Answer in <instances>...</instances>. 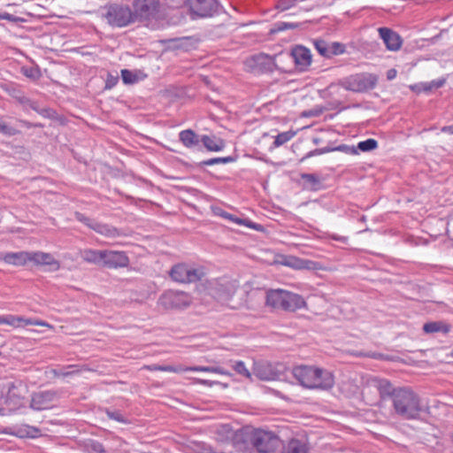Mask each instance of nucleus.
<instances>
[{
	"label": "nucleus",
	"mask_w": 453,
	"mask_h": 453,
	"mask_svg": "<svg viewBox=\"0 0 453 453\" xmlns=\"http://www.w3.org/2000/svg\"><path fill=\"white\" fill-rule=\"evenodd\" d=\"M171 279L179 283H193L196 282L203 277L204 273L202 269L192 267L187 264L180 263L174 265L170 272Z\"/></svg>",
	"instance_id": "nucleus-7"
},
{
	"label": "nucleus",
	"mask_w": 453,
	"mask_h": 453,
	"mask_svg": "<svg viewBox=\"0 0 453 453\" xmlns=\"http://www.w3.org/2000/svg\"><path fill=\"white\" fill-rule=\"evenodd\" d=\"M187 372H214L219 374H228L222 367L220 366H201V365H196V366H186Z\"/></svg>",
	"instance_id": "nucleus-34"
},
{
	"label": "nucleus",
	"mask_w": 453,
	"mask_h": 453,
	"mask_svg": "<svg viewBox=\"0 0 453 453\" xmlns=\"http://www.w3.org/2000/svg\"><path fill=\"white\" fill-rule=\"evenodd\" d=\"M106 415L109 418L114 419L119 423L126 424L127 422V418L119 411L106 410Z\"/></svg>",
	"instance_id": "nucleus-48"
},
{
	"label": "nucleus",
	"mask_w": 453,
	"mask_h": 453,
	"mask_svg": "<svg viewBox=\"0 0 453 453\" xmlns=\"http://www.w3.org/2000/svg\"><path fill=\"white\" fill-rule=\"evenodd\" d=\"M298 27H299V24H297V23L279 21L274 24V27L272 29V33L285 31L287 29H294Z\"/></svg>",
	"instance_id": "nucleus-41"
},
{
	"label": "nucleus",
	"mask_w": 453,
	"mask_h": 453,
	"mask_svg": "<svg viewBox=\"0 0 453 453\" xmlns=\"http://www.w3.org/2000/svg\"><path fill=\"white\" fill-rule=\"evenodd\" d=\"M330 57L338 56L345 52V45L341 42L329 43Z\"/></svg>",
	"instance_id": "nucleus-42"
},
{
	"label": "nucleus",
	"mask_w": 453,
	"mask_h": 453,
	"mask_svg": "<svg viewBox=\"0 0 453 453\" xmlns=\"http://www.w3.org/2000/svg\"><path fill=\"white\" fill-rule=\"evenodd\" d=\"M197 382L201 385L210 386V387H211L213 384L216 383L215 381H211V380H202V379H198Z\"/></svg>",
	"instance_id": "nucleus-60"
},
{
	"label": "nucleus",
	"mask_w": 453,
	"mask_h": 453,
	"mask_svg": "<svg viewBox=\"0 0 453 453\" xmlns=\"http://www.w3.org/2000/svg\"><path fill=\"white\" fill-rule=\"evenodd\" d=\"M377 81L376 75L363 73L345 78L341 81V86L346 90L362 93L374 88Z\"/></svg>",
	"instance_id": "nucleus-4"
},
{
	"label": "nucleus",
	"mask_w": 453,
	"mask_h": 453,
	"mask_svg": "<svg viewBox=\"0 0 453 453\" xmlns=\"http://www.w3.org/2000/svg\"><path fill=\"white\" fill-rule=\"evenodd\" d=\"M426 408L419 395L410 387H399L392 401V415L402 420H418Z\"/></svg>",
	"instance_id": "nucleus-1"
},
{
	"label": "nucleus",
	"mask_w": 453,
	"mask_h": 453,
	"mask_svg": "<svg viewBox=\"0 0 453 453\" xmlns=\"http://www.w3.org/2000/svg\"><path fill=\"white\" fill-rule=\"evenodd\" d=\"M282 453H307L306 445L299 440H291L287 446H281Z\"/></svg>",
	"instance_id": "nucleus-30"
},
{
	"label": "nucleus",
	"mask_w": 453,
	"mask_h": 453,
	"mask_svg": "<svg viewBox=\"0 0 453 453\" xmlns=\"http://www.w3.org/2000/svg\"><path fill=\"white\" fill-rule=\"evenodd\" d=\"M119 82V75L117 73H108L105 80V89H111Z\"/></svg>",
	"instance_id": "nucleus-46"
},
{
	"label": "nucleus",
	"mask_w": 453,
	"mask_h": 453,
	"mask_svg": "<svg viewBox=\"0 0 453 453\" xmlns=\"http://www.w3.org/2000/svg\"><path fill=\"white\" fill-rule=\"evenodd\" d=\"M373 382L381 398L389 397L391 401H393L397 388H394L393 385L385 379H375Z\"/></svg>",
	"instance_id": "nucleus-21"
},
{
	"label": "nucleus",
	"mask_w": 453,
	"mask_h": 453,
	"mask_svg": "<svg viewBox=\"0 0 453 453\" xmlns=\"http://www.w3.org/2000/svg\"><path fill=\"white\" fill-rule=\"evenodd\" d=\"M75 219L83 223L85 226H87L88 227H89L90 229H94V225L96 224V220L94 219H91L89 217H87L85 216L83 213L81 212H75Z\"/></svg>",
	"instance_id": "nucleus-43"
},
{
	"label": "nucleus",
	"mask_w": 453,
	"mask_h": 453,
	"mask_svg": "<svg viewBox=\"0 0 453 453\" xmlns=\"http://www.w3.org/2000/svg\"><path fill=\"white\" fill-rule=\"evenodd\" d=\"M180 141L185 147L191 148L199 144L198 135L191 129H186L179 134Z\"/></svg>",
	"instance_id": "nucleus-27"
},
{
	"label": "nucleus",
	"mask_w": 453,
	"mask_h": 453,
	"mask_svg": "<svg viewBox=\"0 0 453 453\" xmlns=\"http://www.w3.org/2000/svg\"><path fill=\"white\" fill-rule=\"evenodd\" d=\"M378 31L388 50L396 51L401 48L403 40L398 33L388 27H380Z\"/></svg>",
	"instance_id": "nucleus-15"
},
{
	"label": "nucleus",
	"mask_w": 453,
	"mask_h": 453,
	"mask_svg": "<svg viewBox=\"0 0 453 453\" xmlns=\"http://www.w3.org/2000/svg\"><path fill=\"white\" fill-rule=\"evenodd\" d=\"M332 238L335 241H339V242H342L343 243H346L347 241H348V238L345 237V236H340V235H333Z\"/></svg>",
	"instance_id": "nucleus-61"
},
{
	"label": "nucleus",
	"mask_w": 453,
	"mask_h": 453,
	"mask_svg": "<svg viewBox=\"0 0 453 453\" xmlns=\"http://www.w3.org/2000/svg\"><path fill=\"white\" fill-rule=\"evenodd\" d=\"M104 250L86 249L81 251V258L90 264L103 266Z\"/></svg>",
	"instance_id": "nucleus-23"
},
{
	"label": "nucleus",
	"mask_w": 453,
	"mask_h": 453,
	"mask_svg": "<svg viewBox=\"0 0 453 453\" xmlns=\"http://www.w3.org/2000/svg\"><path fill=\"white\" fill-rule=\"evenodd\" d=\"M312 44L319 55L326 58H331L329 43L327 42L322 39H314Z\"/></svg>",
	"instance_id": "nucleus-33"
},
{
	"label": "nucleus",
	"mask_w": 453,
	"mask_h": 453,
	"mask_svg": "<svg viewBox=\"0 0 453 453\" xmlns=\"http://www.w3.org/2000/svg\"><path fill=\"white\" fill-rule=\"evenodd\" d=\"M320 111H309L307 112H304L303 113V116H306V117H311V116H318L319 114Z\"/></svg>",
	"instance_id": "nucleus-64"
},
{
	"label": "nucleus",
	"mask_w": 453,
	"mask_h": 453,
	"mask_svg": "<svg viewBox=\"0 0 453 453\" xmlns=\"http://www.w3.org/2000/svg\"><path fill=\"white\" fill-rule=\"evenodd\" d=\"M285 367L282 365H273L268 362L254 364L253 374L261 380H280Z\"/></svg>",
	"instance_id": "nucleus-12"
},
{
	"label": "nucleus",
	"mask_w": 453,
	"mask_h": 453,
	"mask_svg": "<svg viewBox=\"0 0 453 453\" xmlns=\"http://www.w3.org/2000/svg\"><path fill=\"white\" fill-rule=\"evenodd\" d=\"M450 329L451 326L442 320L430 321L423 326V331L426 334L441 333L447 334L449 333Z\"/></svg>",
	"instance_id": "nucleus-25"
},
{
	"label": "nucleus",
	"mask_w": 453,
	"mask_h": 453,
	"mask_svg": "<svg viewBox=\"0 0 453 453\" xmlns=\"http://www.w3.org/2000/svg\"><path fill=\"white\" fill-rule=\"evenodd\" d=\"M18 101L23 106V108L25 110H27L28 108L30 109L31 104H33V103L35 102V101L31 100L30 98L24 96L18 97Z\"/></svg>",
	"instance_id": "nucleus-55"
},
{
	"label": "nucleus",
	"mask_w": 453,
	"mask_h": 453,
	"mask_svg": "<svg viewBox=\"0 0 453 453\" xmlns=\"http://www.w3.org/2000/svg\"><path fill=\"white\" fill-rule=\"evenodd\" d=\"M296 134V132L292 130L280 133L278 135L275 136L273 146L280 147L285 144L286 142L290 141Z\"/></svg>",
	"instance_id": "nucleus-36"
},
{
	"label": "nucleus",
	"mask_w": 453,
	"mask_h": 453,
	"mask_svg": "<svg viewBox=\"0 0 453 453\" xmlns=\"http://www.w3.org/2000/svg\"><path fill=\"white\" fill-rule=\"evenodd\" d=\"M281 446L282 441L273 433L256 429L254 450L257 453H276Z\"/></svg>",
	"instance_id": "nucleus-5"
},
{
	"label": "nucleus",
	"mask_w": 453,
	"mask_h": 453,
	"mask_svg": "<svg viewBox=\"0 0 453 453\" xmlns=\"http://www.w3.org/2000/svg\"><path fill=\"white\" fill-rule=\"evenodd\" d=\"M39 114L47 119H53L55 116V111L50 108H42Z\"/></svg>",
	"instance_id": "nucleus-56"
},
{
	"label": "nucleus",
	"mask_w": 453,
	"mask_h": 453,
	"mask_svg": "<svg viewBox=\"0 0 453 453\" xmlns=\"http://www.w3.org/2000/svg\"><path fill=\"white\" fill-rule=\"evenodd\" d=\"M237 289L235 282L231 280L215 281L210 288V295L220 303H227Z\"/></svg>",
	"instance_id": "nucleus-13"
},
{
	"label": "nucleus",
	"mask_w": 453,
	"mask_h": 453,
	"mask_svg": "<svg viewBox=\"0 0 453 453\" xmlns=\"http://www.w3.org/2000/svg\"><path fill=\"white\" fill-rule=\"evenodd\" d=\"M19 123L21 124L22 127H25L27 128H31V127H42L43 125L41 124V123H31L27 120H19Z\"/></svg>",
	"instance_id": "nucleus-58"
},
{
	"label": "nucleus",
	"mask_w": 453,
	"mask_h": 453,
	"mask_svg": "<svg viewBox=\"0 0 453 453\" xmlns=\"http://www.w3.org/2000/svg\"><path fill=\"white\" fill-rule=\"evenodd\" d=\"M256 429L253 426H246L235 431L232 438L234 448L242 452L254 450Z\"/></svg>",
	"instance_id": "nucleus-10"
},
{
	"label": "nucleus",
	"mask_w": 453,
	"mask_h": 453,
	"mask_svg": "<svg viewBox=\"0 0 453 453\" xmlns=\"http://www.w3.org/2000/svg\"><path fill=\"white\" fill-rule=\"evenodd\" d=\"M285 57L295 63L296 69L299 72L307 71L312 61L311 50L303 45L294 46Z\"/></svg>",
	"instance_id": "nucleus-11"
},
{
	"label": "nucleus",
	"mask_w": 453,
	"mask_h": 453,
	"mask_svg": "<svg viewBox=\"0 0 453 453\" xmlns=\"http://www.w3.org/2000/svg\"><path fill=\"white\" fill-rule=\"evenodd\" d=\"M301 179L304 181L305 188L311 190L319 189L321 185L319 176L313 173H302Z\"/></svg>",
	"instance_id": "nucleus-32"
},
{
	"label": "nucleus",
	"mask_w": 453,
	"mask_h": 453,
	"mask_svg": "<svg viewBox=\"0 0 453 453\" xmlns=\"http://www.w3.org/2000/svg\"><path fill=\"white\" fill-rule=\"evenodd\" d=\"M396 75V71L395 69H390L388 73H387V77L388 80H392L395 77Z\"/></svg>",
	"instance_id": "nucleus-62"
},
{
	"label": "nucleus",
	"mask_w": 453,
	"mask_h": 453,
	"mask_svg": "<svg viewBox=\"0 0 453 453\" xmlns=\"http://www.w3.org/2000/svg\"><path fill=\"white\" fill-rule=\"evenodd\" d=\"M133 13L136 20H151L157 19L159 10V0H134L132 3Z\"/></svg>",
	"instance_id": "nucleus-8"
},
{
	"label": "nucleus",
	"mask_w": 453,
	"mask_h": 453,
	"mask_svg": "<svg viewBox=\"0 0 453 453\" xmlns=\"http://www.w3.org/2000/svg\"><path fill=\"white\" fill-rule=\"evenodd\" d=\"M4 261L10 265L22 266L25 265L27 262H31V252H9L4 255Z\"/></svg>",
	"instance_id": "nucleus-20"
},
{
	"label": "nucleus",
	"mask_w": 453,
	"mask_h": 453,
	"mask_svg": "<svg viewBox=\"0 0 453 453\" xmlns=\"http://www.w3.org/2000/svg\"><path fill=\"white\" fill-rule=\"evenodd\" d=\"M81 447L85 453H105L103 444L93 439L84 440Z\"/></svg>",
	"instance_id": "nucleus-29"
},
{
	"label": "nucleus",
	"mask_w": 453,
	"mask_h": 453,
	"mask_svg": "<svg viewBox=\"0 0 453 453\" xmlns=\"http://www.w3.org/2000/svg\"><path fill=\"white\" fill-rule=\"evenodd\" d=\"M339 89V84L332 83L325 89V93L331 96L337 93Z\"/></svg>",
	"instance_id": "nucleus-57"
},
{
	"label": "nucleus",
	"mask_w": 453,
	"mask_h": 453,
	"mask_svg": "<svg viewBox=\"0 0 453 453\" xmlns=\"http://www.w3.org/2000/svg\"><path fill=\"white\" fill-rule=\"evenodd\" d=\"M204 147L210 151H220L223 150L224 142L215 136L203 135L201 139Z\"/></svg>",
	"instance_id": "nucleus-28"
},
{
	"label": "nucleus",
	"mask_w": 453,
	"mask_h": 453,
	"mask_svg": "<svg viewBox=\"0 0 453 453\" xmlns=\"http://www.w3.org/2000/svg\"><path fill=\"white\" fill-rule=\"evenodd\" d=\"M291 373L300 385L311 389L327 390L334 384L332 372L321 368L299 365L294 367Z\"/></svg>",
	"instance_id": "nucleus-2"
},
{
	"label": "nucleus",
	"mask_w": 453,
	"mask_h": 453,
	"mask_svg": "<svg viewBox=\"0 0 453 453\" xmlns=\"http://www.w3.org/2000/svg\"><path fill=\"white\" fill-rule=\"evenodd\" d=\"M76 368H77V365H71L65 368L66 371H65L64 369H54L53 373L57 377L73 376V375L78 374L81 371V370H79Z\"/></svg>",
	"instance_id": "nucleus-38"
},
{
	"label": "nucleus",
	"mask_w": 453,
	"mask_h": 453,
	"mask_svg": "<svg viewBox=\"0 0 453 453\" xmlns=\"http://www.w3.org/2000/svg\"><path fill=\"white\" fill-rule=\"evenodd\" d=\"M104 17L112 27H124L135 22L133 10L128 5L122 4L108 5Z\"/></svg>",
	"instance_id": "nucleus-3"
},
{
	"label": "nucleus",
	"mask_w": 453,
	"mask_h": 453,
	"mask_svg": "<svg viewBox=\"0 0 453 453\" xmlns=\"http://www.w3.org/2000/svg\"><path fill=\"white\" fill-rule=\"evenodd\" d=\"M281 264L298 270H311L315 268V263L313 261L308 259H302L294 256H288L284 257V260L281 262Z\"/></svg>",
	"instance_id": "nucleus-22"
},
{
	"label": "nucleus",
	"mask_w": 453,
	"mask_h": 453,
	"mask_svg": "<svg viewBox=\"0 0 453 453\" xmlns=\"http://www.w3.org/2000/svg\"><path fill=\"white\" fill-rule=\"evenodd\" d=\"M140 73L137 71H131L128 69H122L121 70V78L125 84H134L139 80Z\"/></svg>",
	"instance_id": "nucleus-35"
},
{
	"label": "nucleus",
	"mask_w": 453,
	"mask_h": 453,
	"mask_svg": "<svg viewBox=\"0 0 453 453\" xmlns=\"http://www.w3.org/2000/svg\"><path fill=\"white\" fill-rule=\"evenodd\" d=\"M21 319L23 320H21V322H20V325H21L20 326H27V325H35V326H42L50 327V326L43 320L26 319L24 317H21Z\"/></svg>",
	"instance_id": "nucleus-49"
},
{
	"label": "nucleus",
	"mask_w": 453,
	"mask_h": 453,
	"mask_svg": "<svg viewBox=\"0 0 453 453\" xmlns=\"http://www.w3.org/2000/svg\"><path fill=\"white\" fill-rule=\"evenodd\" d=\"M0 133L12 136V135L19 134V131L12 127L6 125L5 123L0 121Z\"/></svg>",
	"instance_id": "nucleus-53"
},
{
	"label": "nucleus",
	"mask_w": 453,
	"mask_h": 453,
	"mask_svg": "<svg viewBox=\"0 0 453 453\" xmlns=\"http://www.w3.org/2000/svg\"><path fill=\"white\" fill-rule=\"evenodd\" d=\"M56 396V392L50 390L36 393L32 397L31 407L38 411L48 409Z\"/></svg>",
	"instance_id": "nucleus-16"
},
{
	"label": "nucleus",
	"mask_w": 453,
	"mask_h": 453,
	"mask_svg": "<svg viewBox=\"0 0 453 453\" xmlns=\"http://www.w3.org/2000/svg\"><path fill=\"white\" fill-rule=\"evenodd\" d=\"M192 303L191 296L183 291L167 290L158 298L157 304L165 310L184 309Z\"/></svg>",
	"instance_id": "nucleus-6"
},
{
	"label": "nucleus",
	"mask_w": 453,
	"mask_h": 453,
	"mask_svg": "<svg viewBox=\"0 0 453 453\" xmlns=\"http://www.w3.org/2000/svg\"><path fill=\"white\" fill-rule=\"evenodd\" d=\"M305 301L302 296L286 290L283 311H295L305 306Z\"/></svg>",
	"instance_id": "nucleus-18"
},
{
	"label": "nucleus",
	"mask_w": 453,
	"mask_h": 453,
	"mask_svg": "<svg viewBox=\"0 0 453 453\" xmlns=\"http://www.w3.org/2000/svg\"><path fill=\"white\" fill-rule=\"evenodd\" d=\"M277 56H269L267 54L261 53L255 57V61L257 65L263 66V68L268 72H273L274 69H281L278 66L275 62Z\"/></svg>",
	"instance_id": "nucleus-26"
},
{
	"label": "nucleus",
	"mask_w": 453,
	"mask_h": 453,
	"mask_svg": "<svg viewBox=\"0 0 453 453\" xmlns=\"http://www.w3.org/2000/svg\"><path fill=\"white\" fill-rule=\"evenodd\" d=\"M444 82H445L444 80H437V81H432L431 82H428V83H422L421 84L422 90L423 91H431L433 89H437V88L442 87Z\"/></svg>",
	"instance_id": "nucleus-47"
},
{
	"label": "nucleus",
	"mask_w": 453,
	"mask_h": 453,
	"mask_svg": "<svg viewBox=\"0 0 453 453\" xmlns=\"http://www.w3.org/2000/svg\"><path fill=\"white\" fill-rule=\"evenodd\" d=\"M233 368L237 373H239L246 378L251 377V373L246 368L245 364L242 361L234 362V364L233 365Z\"/></svg>",
	"instance_id": "nucleus-44"
},
{
	"label": "nucleus",
	"mask_w": 453,
	"mask_h": 453,
	"mask_svg": "<svg viewBox=\"0 0 453 453\" xmlns=\"http://www.w3.org/2000/svg\"><path fill=\"white\" fill-rule=\"evenodd\" d=\"M144 368L146 370L154 372V371H160V372H187L186 366L184 365H145Z\"/></svg>",
	"instance_id": "nucleus-31"
},
{
	"label": "nucleus",
	"mask_w": 453,
	"mask_h": 453,
	"mask_svg": "<svg viewBox=\"0 0 453 453\" xmlns=\"http://www.w3.org/2000/svg\"><path fill=\"white\" fill-rule=\"evenodd\" d=\"M30 109L34 110L37 113H39L40 111L42 110V108L39 107L38 103L35 101L33 103V104H31Z\"/></svg>",
	"instance_id": "nucleus-63"
},
{
	"label": "nucleus",
	"mask_w": 453,
	"mask_h": 453,
	"mask_svg": "<svg viewBox=\"0 0 453 453\" xmlns=\"http://www.w3.org/2000/svg\"><path fill=\"white\" fill-rule=\"evenodd\" d=\"M93 230L107 238H116L122 235L121 230L117 227L98 221L94 225Z\"/></svg>",
	"instance_id": "nucleus-24"
},
{
	"label": "nucleus",
	"mask_w": 453,
	"mask_h": 453,
	"mask_svg": "<svg viewBox=\"0 0 453 453\" xmlns=\"http://www.w3.org/2000/svg\"><path fill=\"white\" fill-rule=\"evenodd\" d=\"M187 4L193 19L211 18L219 12L217 0H187Z\"/></svg>",
	"instance_id": "nucleus-9"
},
{
	"label": "nucleus",
	"mask_w": 453,
	"mask_h": 453,
	"mask_svg": "<svg viewBox=\"0 0 453 453\" xmlns=\"http://www.w3.org/2000/svg\"><path fill=\"white\" fill-rule=\"evenodd\" d=\"M0 19H5V20H8V21L13 22V23H17L19 21L23 20V19L14 16L12 14H10L8 12H0Z\"/></svg>",
	"instance_id": "nucleus-54"
},
{
	"label": "nucleus",
	"mask_w": 453,
	"mask_h": 453,
	"mask_svg": "<svg viewBox=\"0 0 453 453\" xmlns=\"http://www.w3.org/2000/svg\"><path fill=\"white\" fill-rule=\"evenodd\" d=\"M234 158L233 157H213L207 160H203L199 163L200 165H213L217 164H227L234 162Z\"/></svg>",
	"instance_id": "nucleus-40"
},
{
	"label": "nucleus",
	"mask_w": 453,
	"mask_h": 453,
	"mask_svg": "<svg viewBox=\"0 0 453 453\" xmlns=\"http://www.w3.org/2000/svg\"><path fill=\"white\" fill-rule=\"evenodd\" d=\"M219 215L225 219H229L232 222L238 224V225H246L244 219H239V218L235 217L234 215L230 214L226 211H222ZM247 226H251L250 224H247Z\"/></svg>",
	"instance_id": "nucleus-52"
},
{
	"label": "nucleus",
	"mask_w": 453,
	"mask_h": 453,
	"mask_svg": "<svg viewBox=\"0 0 453 453\" xmlns=\"http://www.w3.org/2000/svg\"><path fill=\"white\" fill-rule=\"evenodd\" d=\"M286 290L283 289H271L266 292L265 303L267 306L274 309L282 310L284 304V298Z\"/></svg>",
	"instance_id": "nucleus-19"
},
{
	"label": "nucleus",
	"mask_w": 453,
	"mask_h": 453,
	"mask_svg": "<svg viewBox=\"0 0 453 453\" xmlns=\"http://www.w3.org/2000/svg\"><path fill=\"white\" fill-rule=\"evenodd\" d=\"M23 320L21 316H15L12 314L0 315V324H6L13 327H19L20 322Z\"/></svg>",
	"instance_id": "nucleus-37"
},
{
	"label": "nucleus",
	"mask_w": 453,
	"mask_h": 453,
	"mask_svg": "<svg viewBox=\"0 0 453 453\" xmlns=\"http://www.w3.org/2000/svg\"><path fill=\"white\" fill-rule=\"evenodd\" d=\"M335 151H342L349 155H357L358 153L357 149L355 146H349L346 144H341L334 147Z\"/></svg>",
	"instance_id": "nucleus-50"
},
{
	"label": "nucleus",
	"mask_w": 453,
	"mask_h": 453,
	"mask_svg": "<svg viewBox=\"0 0 453 453\" xmlns=\"http://www.w3.org/2000/svg\"><path fill=\"white\" fill-rule=\"evenodd\" d=\"M31 262L36 265H49L51 267V271H58L60 268L59 261L55 259L50 253L31 252Z\"/></svg>",
	"instance_id": "nucleus-17"
},
{
	"label": "nucleus",
	"mask_w": 453,
	"mask_h": 453,
	"mask_svg": "<svg viewBox=\"0 0 453 453\" xmlns=\"http://www.w3.org/2000/svg\"><path fill=\"white\" fill-rule=\"evenodd\" d=\"M377 146V141L372 138H369L365 141L359 142L356 148L357 149V150H359L361 151L367 152L376 149Z\"/></svg>",
	"instance_id": "nucleus-39"
},
{
	"label": "nucleus",
	"mask_w": 453,
	"mask_h": 453,
	"mask_svg": "<svg viewBox=\"0 0 453 453\" xmlns=\"http://www.w3.org/2000/svg\"><path fill=\"white\" fill-rule=\"evenodd\" d=\"M23 74L30 79L36 80L40 77V71L34 67L22 68Z\"/></svg>",
	"instance_id": "nucleus-51"
},
{
	"label": "nucleus",
	"mask_w": 453,
	"mask_h": 453,
	"mask_svg": "<svg viewBox=\"0 0 453 453\" xmlns=\"http://www.w3.org/2000/svg\"><path fill=\"white\" fill-rule=\"evenodd\" d=\"M331 151H335L334 148L325 147V148H320V149H315L314 150H311V151L308 152L305 156H303L300 161L303 162L306 158H309L312 156L322 155V154L331 152Z\"/></svg>",
	"instance_id": "nucleus-45"
},
{
	"label": "nucleus",
	"mask_w": 453,
	"mask_h": 453,
	"mask_svg": "<svg viewBox=\"0 0 453 453\" xmlns=\"http://www.w3.org/2000/svg\"><path fill=\"white\" fill-rule=\"evenodd\" d=\"M129 257L125 251L104 250L103 266L109 269L127 267Z\"/></svg>",
	"instance_id": "nucleus-14"
},
{
	"label": "nucleus",
	"mask_w": 453,
	"mask_h": 453,
	"mask_svg": "<svg viewBox=\"0 0 453 453\" xmlns=\"http://www.w3.org/2000/svg\"><path fill=\"white\" fill-rule=\"evenodd\" d=\"M365 356L374 358V359H382L384 357L382 354L376 353V352L368 353V354H365Z\"/></svg>",
	"instance_id": "nucleus-59"
}]
</instances>
